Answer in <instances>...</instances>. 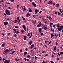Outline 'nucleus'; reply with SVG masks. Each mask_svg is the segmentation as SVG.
I'll return each instance as SVG.
<instances>
[{"mask_svg": "<svg viewBox=\"0 0 63 63\" xmlns=\"http://www.w3.org/2000/svg\"><path fill=\"white\" fill-rule=\"evenodd\" d=\"M34 47V45L32 44L31 45V48L32 49Z\"/></svg>", "mask_w": 63, "mask_h": 63, "instance_id": "f8f14e48", "label": "nucleus"}, {"mask_svg": "<svg viewBox=\"0 0 63 63\" xmlns=\"http://www.w3.org/2000/svg\"><path fill=\"white\" fill-rule=\"evenodd\" d=\"M51 43V42L50 41L49 42V43L48 44V45H49Z\"/></svg>", "mask_w": 63, "mask_h": 63, "instance_id": "37998d69", "label": "nucleus"}, {"mask_svg": "<svg viewBox=\"0 0 63 63\" xmlns=\"http://www.w3.org/2000/svg\"><path fill=\"white\" fill-rule=\"evenodd\" d=\"M47 27H45L44 29L45 30H46L47 29Z\"/></svg>", "mask_w": 63, "mask_h": 63, "instance_id": "c85d7f7f", "label": "nucleus"}, {"mask_svg": "<svg viewBox=\"0 0 63 63\" xmlns=\"http://www.w3.org/2000/svg\"><path fill=\"white\" fill-rule=\"evenodd\" d=\"M52 31H53V33H54L55 32V30H54V29H53V28L52 29Z\"/></svg>", "mask_w": 63, "mask_h": 63, "instance_id": "e433bc0d", "label": "nucleus"}, {"mask_svg": "<svg viewBox=\"0 0 63 63\" xmlns=\"http://www.w3.org/2000/svg\"><path fill=\"white\" fill-rule=\"evenodd\" d=\"M32 10H30L29 11V13H32Z\"/></svg>", "mask_w": 63, "mask_h": 63, "instance_id": "f704fd0d", "label": "nucleus"}, {"mask_svg": "<svg viewBox=\"0 0 63 63\" xmlns=\"http://www.w3.org/2000/svg\"><path fill=\"white\" fill-rule=\"evenodd\" d=\"M35 15H33V17L34 18H36V17H35Z\"/></svg>", "mask_w": 63, "mask_h": 63, "instance_id": "e2e57ef3", "label": "nucleus"}, {"mask_svg": "<svg viewBox=\"0 0 63 63\" xmlns=\"http://www.w3.org/2000/svg\"><path fill=\"white\" fill-rule=\"evenodd\" d=\"M5 52L7 53L9 52V50L8 49H6L4 51Z\"/></svg>", "mask_w": 63, "mask_h": 63, "instance_id": "39448f33", "label": "nucleus"}, {"mask_svg": "<svg viewBox=\"0 0 63 63\" xmlns=\"http://www.w3.org/2000/svg\"><path fill=\"white\" fill-rule=\"evenodd\" d=\"M56 46H58V42H56Z\"/></svg>", "mask_w": 63, "mask_h": 63, "instance_id": "3c124183", "label": "nucleus"}, {"mask_svg": "<svg viewBox=\"0 0 63 63\" xmlns=\"http://www.w3.org/2000/svg\"><path fill=\"white\" fill-rule=\"evenodd\" d=\"M45 50H43V51L42 52V53H44L45 52Z\"/></svg>", "mask_w": 63, "mask_h": 63, "instance_id": "c03bdc74", "label": "nucleus"}, {"mask_svg": "<svg viewBox=\"0 0 63 63\" xmlns=\"http://www.w3.org/2000/svg\"><path fill=\"white\" fill-rule=\"evenodd\" d=\"M22 18L23 21H25V18L23 17H22Z\"/></svg>", "mask_w": 63, "mask_h": 63, "instance_id": "c9c22d12", "label": "nucleus"}, {"mask_svg": "<svg viewBox=\"0 0 63 63\" xmlns=\"http://www.w3.org/2000/svg\"><path fill=\"white\" fill-rule=\"evenodd\" d=\"M39 11V10H38L37 9H35V14H36L37 13H38Z\"/></svg>", "mask_w": 63, "mask_h": 63, "instance_id": "20e7f679", "label": "nucleus"}, {"mask_svg": "<svg viewBox=\"0 0 63 63\" xmlns=\"http://www.w3.org/2000/svg\"><path fill=\"white\" fill-rule=\"evenodd\" d=\"M4 15L6 16V17H7V16L6 15V14L5 13H4Z\"/></svg>", "mask_w": 63, "mask_h": 63, "instance_id": "13d9d810", "label": "nucleus"}, {"mask_svg": "<svg viewBox=\"0 0 63 63\" xmlns=\"http://www.w3.org/2000/svg\"><path fill=\"white\" fill-rule=\"evenodd\" d=\"M53 3V1L52 0H50L48 2V4L49 5H51V4Z\"/></svg>", "mask_w": 63, "mask_h": 63, "instance_id": "423d86ee", "label": "nucleus"}, {"mask_svg": "<svg viewBox=\"0 0 63 63\" xmlns=\"http://www.w3.org/2000/svg\"><path fill=\"white\" fill-rule=\"evenodd\" d=\"M39 24L40 25H41H41H42V24H41V22H40Z\"/></svg>", "mask_w": 63, "mask_h": 63, "instance_id": "09e8293b", "label": "nucleus"}, {"mask_svg": "<svg viewBox=\"0 0 63 63\" xmlns=\"http://www.w3.org/2000/svg\"><path fill=\"white\" fill-rule=\"evenodd\" d=\"M10 62V61L9 60H6L4 62L5 63H9Z\"/></svg>", "mask_w": 63, "mask_h": 63, "instance_id": "6e6552de", "label": "nucleus"}, {"mask_svg": "<svg viewBox=\"0 0 63 63\" xmlns=\"http://www.w3.org/2000/svg\"><path fill=\"white\" fill-rule=\"evenodd\" d=\"M5 12L7 15H10L11 14L9 11L8 9L6 10Z\"/></svg>", "mask_w": 63, "mask_h": 63, "instance_id": "f257e3e1", "label": "nucleus"}, {"mask_svg": "<svg viewBox=\"0 0 63 63\" xmlns=\"http://www.w3.org/2000/svg\"><path fill=\"white\" fill-rule=\"evenodd\" d=\"M19 7V5H18V4H17V6H16V8H18V7Z\"/></svg>", "mask_w": 63, "mask_h": 63, "instance_id": "49530a36", "label": "nucleus"}, {"mask_svg": "<svg viewBox=\"0 0 63 63\" xmlns=\"http://www.w3.org/2000/svg\"><path fill=\"white\" fill-rule=\"evenodd\" d=\"M51 57L52 58H53V57H54L53 54H52V55L51 56Z\"/></svg>", "mask_w": 63, "mask_h": 63, "instance_id": "0e129e2a", "label": "nucleus"}, {"mask_svg": "<svg viewBox=\"0 0 63 63\" xmlns=\"http://www.w3.org/2000/svg\"><path fill=\"white\" fill-rule=\"evenodd\" d=\"M49 19L50 20V21H51V20L52 19V18H51V17L50 16H49Z\"/></svg>", "mask_w": 63, "mask_h": 63, "instance_id": "aec40b11", "label": "nucleus"}, {"mask_svg": "<svg viewBox=\"0 0 63 63\" xmlns=\"http://www.w3.org/2000/svg\"><path fill=\"white\" fill-rule=\"evenodd\" d=\"M10 1L12 2H14V0H10Z\"/></svg>", "mask_w": 63, "mask_h": 63, "instance_id": "ea45409f", "label": "nucleus"}, {"mask_svg": "<svg viewBox=\"0 0 63 63\" xmlns=\"http://www.w3.org/2000/svg\"><path fill=\"white\" fill-rule=\"evenodd\" d=\"M17 20H20V18L19 16L17 17Z\"/></svg>", "mask_w": 63, "mask_h": 63, "instance_id": "58836bf2", "label": "nucleus"}, {"mask_svg": "<svg viewBox=\"0 0 63 63\" xmlns=\"http://www.w3.org/2000/svg\"><path fill=\"white\" fill-rule=\"evenodd\" d=\"M14 49L13 48H11L10 50V51L11 52L13 51Z\"/></svg>", "mask_w": 63, "mask_h": 63, "instance_id": "2f4dec72", "label": "nucleus"}, {"mask_svg": "<svg viewBox=\"0 0 63 63\" xmlns=\"http://www.w3.org/2000/svg\"><path fill=\"white\" fill-rule=\"evenodd\" d=\"M37 27L39 28V27H40L41 26V25H39V24H38V25H37Z\"/></svg>", "mask_w": 63, "mask_h": 63, "instance_id": "412c9836", "label": "nucleus"}, {"mask_svg": "<svg viewBox=\"0 0 63 63\" xmlns=\"http://www.w3.org/2000/svg\"><path fill=\"white\" fill-rule=\"evenodd\" d=\"M27 50H28L27 47H26V49H25L26 51H27Z\"/></svg>", "mask_w": 63, "mask_h": 63, "instance_id": "603ef678", "label": "nucleus"}, {"mask_svg": "<svg viewBox=\"0 0 63 63\" xmlns=\"http://www.w3.org/2000/svg\"><path fill=\"white\" fill-rule=\"evenodd\" d=\"M58 30L59 31H61V30H63V26H60V27L59 28H57Z\"/></svg>", "mask_w": 63, "mask_h": 63, "instance_id": "f03ea898", "label": "nucleus"}, {"mask_svg": "<svg viewBox=\"0 0 63 63\" xmlns=\"http://www.w3.org/2000/svg\"><path fill=\"white\" fill-rule=\"evenodd\" d=\"M4 2V0H2L0 1V2Z\"/></svg>", "mask_w": 63, "mask_h": 63, "instance_id": "8fccbe9b", "label": "nucleus"}, {"mask_svg": "<svg viewBox=\"0 0 63 63\" xmlns=\"http://www.w3.org/2000/svg\"><path fill=\"white\" fill-rule=\"evenodd\" d=\"M58 55L59 56L61 55H63V52H61L59 53H58Z\"/></svg>", "mask_w": 63, "mask_h": 63, "instance_id": "7ed1b4c3", "label": "nucleus"}, {"mask_svg": "<svg viewBox=\"0 0 63 63\" xmlns=\"http://www.w3.org/2000/svg\"><path fill=\"white\" fill-rule=\"evenodd\" d=\"M42 11H40L39 13L38 14H39L41 13H42Z\"/></svg>", "mask_w": 63, "mask_h": 63, "instance_id": "052dcab7", "label": "nucleus"}, {"mask_svg": "<svg viewBox=\"0 0 63 63\" xmlns=\"http://www.w3.org/2000/svg\"><path fill=\"white\" fill-rule=\"evenodd\" d=\"M26 61H29V60L28 59H26Z\"/></svg>", "mask_w": 63, "mask_h": 63, "instance_id": "69168bd1", "label": "nucleus"}, {"mask_svg": "<svg viewBox=\"0 0 63 63\" xmlns=\"http://www.w3.org/2000/svg\"><path fill=\"white\" fill-rule=\"evenodd\" d=\"M15 28H16L17 29V28H18V27L17 26H15Z\"/></svg>", "mask_w": 63, "mask_h": 63, "instance_id": "4c0bfd02", "label": "nucleus"}, {"mask_svg": "<svg viewBox=\"0 0 63 63\" xmlns=\"http://www.w3.org/2000/svg\"><path fill=\"white\" fill-rule=\"evenodd\" d=\"M53 24V23H52V22H50V27H51V28H52V27L51 26Z\"/></svg>", "mask_w": 63, "mask_h": 63, "instance_id": "9b49d317", "label": "nucleus"}, {"mask_svg": "<svg viewBox=\"0 0 63 63\" xmlns=\"http://www.w3.org/2000/svg\"><path fill=\"white\" fill-rule=\"evenodd\" d=\"M60 25L59 24H57V28H60Z\"/></svg>", "mask_w": 63, "mask_h": 63, "instance_id": "a878e982", "label": "nucleus"}, {"mask_svg": "<svg viewBox=\"0 0 63 63\" xmlns=\"http://www.w3.org/2000/svg\"><path fill=\"white\" fill-rule=\"evenodd\" d=\"M29 12H28L26 15V17H28V16H29Z\"/></svg>", "mask_w": 63, "mask_h": 63, "instance_id": "4468645a", "label": "nucleus"}, {"mask_svg": "<svg viewBox=\"0 0 63 63\" xmlns=\"http://www.w3.org/2000/svg\"><path fill=\"white\" fill-rule=\"evenodd\" d=\"M6 60V59H5L4 58H3L2 59V61H4Z\"/></svg>", "mask_w": 63, "mask_h": 63, "instance_id": "5fc2aeb1", "label": "nucleus"}, {"mask_svg": "<svg viewBox=\"0 0 63 63\" xmlns=\"http://www.w3.org/2000/svg\"><path fill=\"white\" fill-rule=\"evenodd\" d=\"M14 23H16V22L17 23V20L16 19L15 20H14Z\"/></svg>", "mask_w": 63, "mask_h": 63, "instance_id": "6ab92c4d", "label": "nucleus"}, {"mask_svg": "<svg viewBox=\"0 0 63 63\" xmlns=\"http://www.w3.org/2000/svg\"><path fill=\"white\" fill-rule=\"evenodd\" d=\"M58 15H60V13L59 12H58Z\"/></svg>", "mask_w": 63, "mask_h": 63, "instance_id": "a19ab883", "label": "nucleus"}, {"mask_svg": "<svg viewBox=\"0 0 63 63\" xmlns=\"http://www.w3.org/2000/svg\"><path fill=\"white\" fill-rule=\"evenodd\" d=\"M24 32V30H21V32L22 33H23Z\"/></svg>", "mask_w": 63, "mask_h": 63, "instance_id": "72a5a7b5", "label": "nucleus"}, {"mask_svg": "<svg viewBox=\"0 0 63 63\" xmlns=\"http://www.w3.org/2000/svg\"><path fill=\"white\" fill-rule=\"evenodd\" d=\"M4 46H5V44L4 43L2 45L1 47H4Z\"/></svg>", "mask_w": 63, "mask_h": 63, "instance_id": "393cba45", "label": "nucleus"}, {"mask_svg": "<svg viewBox=\"0 0 63 63\" xmlns=\"http://www.w3.org/2000/svg\"><path fill=\"white\" fill-rule=\"evenodd\" d=\"M23 28L24 29V30H25V31H26V27L25 25H23Z\"/></svg>", "mask_w": 63, "mask_h": 63, "instance_id": "0eeeda50", "label": "nucleus"}, {"mask_svg": "<svg viewBox=\"0 0 63 63\" xmlns=\"http://www.w3.org/2000/svg\"><path fill=\"white\" fill-rule=\"evenodd\" d=\"M27 52H25L24 53V56H25V55H27Z\"/></svg>", "mask_w": 63, "mask_h": 63, "instance_id": "f3484780", "label": "nucleus"}, {"mask_svg": "<svg viewBox=\"0 0 63 63\" xmlns=\"http://www.w3.org/2000/svg\"><path fill=\"white\" fill-rule=\"evenodd\" d=\"M57 48L55 46L54 48V49H53V51H55V50Z\"/></svg>", "mask_w": 63, "mask_h": 63, "instance_id": "b1692460", "label": "nucleus"}, {"mask_svg": "<svg viewBox=\"0 0 63 63\" xmlns=\"http://www.w3.org/2000/svg\"><path fill=\"white\" fill-rule=\"evenodd\" d=\"M31 57V56L30 55H28V56H27V57L28 58H29L30 57Z\"/></svg>", "mask_w": 63, "mask_h": 63, "instance_id": "cd10ccee", "label": "nucleus"}, {"mask_svg": "<svg viewBox=\"0 0 63 63\" xmlns=\"http://www.w3.org/2000/svg\"><path fill=\"white\" fill-rule=\"evenodd\" d=\"M32 43V41H30L29 43V45H31Z\"/></svg>", "mask_w": 63, "mask_h": 63, "instance_id": "473e14b6", "label": "nucleus"}, {"mask_svg": "<svg viewBox=\"0 0 63 63\" xmlns=\"http://www.w3.org/2000/svg\"><path fill=\"white\" fill-rule=\"evenodd\" d=\"M50 62L51 63H54V62L52 61H50Z\"/></svg>", "mask_w": 63, "mask_h": 63, "instance_id": "a18cd8bd", "label": "nucleus"}, {"mask_svg": "<svg viewBox=\"0 0 63 63\" xmlns=\"http://www.w3.org/2000/svg\"><path fill=\"white\" fill-rule=\"evenodd\" d=\"M41 28H39V32L40 33H42V32H41Z\"/></svg>", "mask_w": 63, "mask_h": 63, "instance_id": "2eb2a0df", "label": "nucleus"}, {"mask_svg": "<svg viewBox=\"0 0 63 63\" xmlns=\"http://www.w3.org/2000/svg\"><path fill=\"white\" fill-rule=\"evenodd\" d=\"M52 4L53 6H54L55 5V3L54 2Z\"/></svg>", "mask_w": 63, "mask_h": 63, "instance_id": "864d4df0", "label": "nucleus"}, {"mask_svg": "<svg viewBox=\"0 0 63 63\" xmlns=\"http://www.w3.org/2000/svg\"><path fill=\"white\" fill-rule=\"evenodd\" d=\"M17 22L18 23V24H19V25H20V20H17Z\"/></svg>", "mask_w": 63, "mask_h": 63, "instance_id": "4be33fe9", "label": "nucleus"}, {"mask_svg": "<svg viewBox=\"0 0 63 63\" xmlns=\"http://www.w3.org/2000/svg\"><path fill=\"white\" fill-rule=\"evenodd\" d=\"M6 19H7V20H9V18H7Z\"/></svg>", "mask_w": 63, "mask_h": 63, "instance_id": "de8ad7c7", "label": "nucleus"}, {"mask_svg": "<svg viewBox=\"0 0 63 63\" xmlns=\"http://www.w3.org/2000/svg\"><path fill=\"white\" fill-rule=\"evenodd\" d=\"M27 36L25 35L24 36V40H26V39H27Z\"/></svg>", "mask_w": 63, "mask_h": 63, "instance_id": "ddd939ff", "label": "nucleus"}, {"mask_svg": "<svg viewBox=\"0 0 63 63\" xmlns=\"http://www.w3.org/2000/svg\"><path fill=\"white\" fill-rule=\"evenodd\" d=\"M27 36H28V37H29V36H30V33L29 32L28 33Z\"/></svg>", "mask_w": 63, "mask_h": 63, "instance_id": "c756f323", "label": "nucleus"}, {"mask_svg": "<svg viewBox=\"0 0 63 63\" xmlns=\"http://www.w3.org/2000/svg\"><path fill=\"white\" fill-rule=\"evenodd\" d=\"M2 60V58L1 57H0V61H1Z\"/></svg>", "mask_w": 63, "mask_h": 63, "instance_id": "680f3d73", "label": "nucleus"}, {"mask_svg": "<svg viewBox=\"0 0 63 63\" xmlns=\"http://www.w3.org/2000/svg\"><path fill=\"white\" fill-rule=\"evenodd\" d=\"M32 5H33L34 7H36V5L34 2H32Z\"/></svg>", "mask_w": 63, "mask_h": 63, "instance_id": "9d476101", "label": "nucleus"}, {"mask_svg": "<svg viewBox=\"0 0 63 63\" xmlns=\"http://www.w3.org/2000/svg\"><path fill=\"white\" fill-rule=\"evenodd\" d=\"M48 56V54H45V56L46 57L47 56Z\"/></svg>", "mask_w": 63, "mask_h": 63, "instance_id": "4d7b16f0", "label": "nucleus"}, {"mask_svg": "<svg viewBox=\"0 0 63 63\" xmlns=\"http://www.w3.org/2000/svg\"><path fill=\"white\" fill-rule=\"evenodd\" d=\"M62 10V9L60 8L59 9V11H60V12L61 13H62V11H61Z\"/></svg>", "mask_w": 63, "mask_h": 63, "instance_id": "bb28decb", "label": "nucleus"}, {"mask_svg": "<svg viewBox=\"0 0 63 63\" xmlns=\"http://www.w3.org/2000/svg\"><path fill=\"white\" fill-rule=\"evenodd\" d=\"M15 50H14L13 51L12 53H10V54L11 55H13V54L15 53Z\"/></svg>", "mask_w": 63, "mask_h": 63, "instance_id": "5701e85b", "label": "nucleus"}, {"mask_svg": "<svg viewBox=\"0 0 63 63\" xmlns=\"http://www.w3.org/2000/svg\"><path fill=\"white\" fill-rule=\"evenodd\" d=\"M3 24H4V25L5 26H6L9 23L8 22H4L3 23Z\"/></svg>", "mask_w": 63, "mask_h": 63, "instance_id": "1a4fd4ad", "label": "nucleus"}, {"mask_svg": "<svg viewBox=\"0 0 63 63\" xmlns=\"http://www.w3.org/2000/svg\"><path fill=\"white\" fill-rule=\"evenodd\" d=\"M55 35H53L52 33L51 34V38H52V37H53V36H54Z\"/></svg>", "mask_w": 63, "mask_h": 63, "instance_id": "dca6fc26", "label": "nucleus"}, {"mask_svg": "<svg viewBox=\"0 0 63 63\" xmlns=\"http://www.w3.org/2000/svg\"><path fill=\"white\" fill-rule=\"evenodd\" d=\"M33 51V50H31V53H32V51Z\"/></svg>", "mask_w": 63, "mask_h": 63, "instance_id": "338daca9", "label": "nucleus"}, {"mask_svg": "<svg viewBox=\"0 0 63 63\" xmlns=\"http://www.w3.org/2000/svg\"><path fill=\"white\" fill-rule=\"evenodd\" d=\"M44 35V33L43 32H42L41 33V35L42 36H43V35Z\"/></svg>", "mask_w": 63, "mask_h": 63, "instance_id": "79ce46f5", "label": "nucleus"}, {"mask_svg": "<svg viewBox=\"0 0 63 63\" xmlns=\"http://www.w3.org/2000/svg\"><path fill=\"white\" fill-rule=\"evenodd\" d=\"M13 30H14V31H16V29H13Z\"/></svg>", "mask_w": 63, "mask_h": 63, "instance_id": "6e6d98bb", "label": "nucleus"}, {"mask_svg": "<svg viewBox=\"0 0 63 63\" xmlns=\"http://www.w3.org/2000/svg\"><path fill=\"white\" fill-rule=\"evenodd\" d=\"M57 61H58L59 60V58L58 57L57 58Z\"/></svg>", "mask_w": 63, "mask_h": 63, "instance_id": "774afa93", "label": "nucleus"}, {"mask_svg": "<svg viewBox=\"0 0 63 63\" xmlns=\"http://www.w3.org/2000/svg\"><path fill=\"white\" fill-rule=\"evenodd\" d=\"M48 41L47 40H45V43H48Z\"/></svg>", "mask_w": 63, "mask_h": 63, "instance_id": "7c9ffc66", "label": "nucleus"}, {"mask_svg": "<svg viewBox=\"0 0 63 63\" xmlns=\"http://www.w3.org/2000/svg\"><path fill=\"white\" fill-rule=\"evenodd\" d=\"M37 57L36 56H35V59L36 60L37 59Z\"/></svg>", "mask_w": 63, "mask_h": 63, "instance_id": "bf43d9fd", "label": "nucleus"}, {"mask_svg": "<svg viewBox=\"0 0 63 63\" xmlns=\"http://www.w3.org/2000/svg\"><path fill=\"white\" fill-rule=\"evenodd\" d=\"M56 6L57 7V8L58 7H59V6H60V5H59V4H56Z\"/></svg>", "mask_w": 63, "mask_h": 63, "instance_id": "a211bd4d", "label": "nucleus"}]
</instances>
